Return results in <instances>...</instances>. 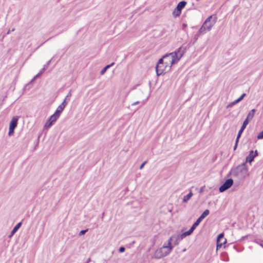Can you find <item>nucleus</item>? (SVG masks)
<instances>
[{"mask_svg":"<svg viewBox=\"0 0 263 263\" xmlns=\"http://www.w3.org/2000/svg\"><path fill=\"white\" fill-rule=\"evenodd\" d=\"M146 163V161H144V162L141 164V165L140 166L139 169H140V170H142V169L143 168L144 166L145 165V164Z\"/></svg>","mask_w":263,"mask_h":263,"instance_id":"f704fd0d","label":"nucleus"},{"mask_svg":"<svg viewBox=\"0 0 263 263\" xmlns=\"http://www.w3.org/2000/svg\"><path fill=\"white\" fill-rule=\"evenodd\" d=\"M14 30H15V29H14V28H13V29L11 30V31H14ZM10 32H11V30H10V29H9V30L7 31V33H6V34H7V35L9 34L10 33Z\"/></svg>","mask_w":263,"mask_h":263,"instance_id":"4c0bfd02","label":"nucleus"},{"mask_svg":"<svg viewBox=\"0 0 263 263\" xmlns=\"http://www.w3.org/2000/svg\"><path fill=\"white\" fill-rule=\"evenodd\" d=\"M185 50V48L181 47L176 51L166 54L162 57L161 59H163L165 67H168V70H170L172 66L180 60Z\"/></svg>","mask_w":263,"mask_h":263,"instance_id":"f257e3e1","label":"nucleus"},{"mask_svg":"<svg viewBox=\"0 0 263 263\" xmlns=\"http://www.w3.org/2000/svg\"><path fill=\"white\" fill-rule=\"evenodd\" d=\"M51 62V60H49L43 67V68L42 69V71H45L48 67L49 65L50 64Z\"/></svg>","mask_w":263,"mask_h":263,"instance_id":"a878e982","label":"nucleus"},{"mask_svg":"<svg viewBox=\"0 0 263 263\" xmlns=\"http://www.w3.org/2000/svg\"><path fill=\"white\" fill-rule=\"evenodd\" d=\"M258 139H263V130L257 136Z\"/></svg>","mask_w":263,"mask_h":263,"instance_id":"cd10ccee","label":"nucleus"},{"mask_svg":"<svg viewBox=\"0 0 263 263\" xmlns=\"http://www.w3.org/2000/svg\"><path fill=\"white\" fill-rule=\"evenodd\" d=\"M233 184V180L232 179H227L219 188V191L222 193L229 189Z\"/></svg>","mask_w":263,"mask_h":263,"instance_id":"39448f33","label":"nucleus"},{"mask_svg":"<svg viewBox=\"0 0 263 263\" xmlns=\"http://www.w3.org/2000/svg\"><path fill=\"white\" fill-rule=\"evenodd\" d=\"M256 243L263 248V240L259 239L256 241Z\"/></svg>","mask_w":263,"mask_h":263,"instance_id":"473e14b6","label":"nucleus"},{"mask_svg":"<svg viewBox=\"0 0 263 263\" xmlns=\"http://www.w3.org/2000/svg\"><path fill=\"white\" fill-rule=\"evenodd\" d=\"M203 191V189H201L200 190V193H201Z\"/></svg>","mask_w":263,"mask_h":263,"instance_id":"a19ab883","label":"nucleus"},{"mask_svg":"<svg viewBox=\"0 0 263 263\" xmlns=\"http://www.w3.org/2000/svg\"><path fill=\"white\" fill-rule=\"evenodd\" d=\"M210 213L209 210H205L199 216V218L202 220L206 216H207Z\"/></svg>","mask_w":263,"mask_h":263,"instance_id":"6ab92c4d","label":"nucleus"},{"mask_svg":"<svg viewBox=\"0 0 263 263\" xmlns=\"http://www.w3.org/2000/svg\"><path fill=\"white\" fill-rule=\"evenodd\" d=\"M212 18V16H210L206 18L203 24V26H204V27L207 29L208 31H210L215 24V22H212L211 21Z\"/></svg>","mask_w":263,"mask_h":263,"instance_id":"6e6552de","label":"nucleus"},{"mask_svg":"<svg viewBox=\"0 0 263 263\" xmlns=\"http://www.w3.org/2000/svg\"><path fill=\"white\" fill-rule=\"evenodd\" d=\"M173 240H174V235H173V236H172L171 237H170V238L168 239L167 243L166 244V246L172 247V249H173V248H174V246H172L171 242L172 241H173Z\"/></svg>","mask_w":263,"mask_h":263,"instance_id":"4be33fe9","label":"nucleus"},{"mask_svg":"<svg viewBox=\"0 0 263 263\" xmlns=\"http://www.w3.org/2000/svg\"><path fill=\"white\" fill-rule=\"evenodd\" d=\"M192 196L193 193L192 192H190L187 195L183 197L182 202L184 203L187 202Z\"/></svg>","mask_w":263,"mask_h":263,"instance_id":"dca6fc26","label":"nucleus"},{"mask_svg":"<svg viewBox=\"0 0 263 263\" xmlns=\"http://www.w3.org/2000/svg\"><path fill=\"white\" fill-rule=\"evenodd\" d=\"M257 155V151L256 150L254 152L251 151L249 155L246 158V161L251 163L253 161L254 158L256 157Z\"/></svg>","mask_w":263,"mask_h":263,"instance_id":"1a4fd4ad","label":"nucleus"},{"mask_svg":"<svg viewBox=\"0 0 263 263\" xmlns=\"http://www.w3.org/2000/svg\"><path fill=\"white\" fill-rule=\"evenodd\" d=\"M168 67H165V64L163 61V59H160L156 66V71L157 76H160L166 71H168Z\"/></svg>","mask_w":263,"mask_h":263,"instance_id":"20e7f679","label":"nucleus"},{"mask_svg":"<svg viewBox=\"0 0 263 263\" xmlns=\"http://www.w3.org/2000/svg\"><path fill=\"white\" fill-rule=\"evenodd\" d=\"M206 31H208L207 29L202 24V26L201 27V28H200L198 32V35L204 34L206 32Z\"/></svg>","mask_w":263,"mask_h":263,"instance_id":"aec40b11","label":"nucleus"},{"mask_svg":"<svg viewBox=\"0 0 263 263\" xmlns=\"http://www.w3.org/2000/svg\"><path fill=\"white\" fill-rule=\"evenodd\" d=\"M238 141H239V140H237V138H236L235 145L233 148L234 151H235L236 149V148L237 147Z\"/></svg>","mask_w":263,"mask_h":263,"instance_id":"72a5a7b5","label":"nucleus"},{"mask_svg":"<svg viewBox=\"0 0 263 263\" xmlns=\"http://www.w3.org/2000/svg\"><path fill=\"white\" fill-rule=\"evenodd\" d=\"M64 107H63L61 105H59L57 110H55V113L57 115H58L59 116H60L61 112L63 111V110H64Z\"/></svg>","mask_w":263,"mask_h":263,"instance_id":"412c9836","label":"nucleus"},{"mask_svg":"<svg viewBox=\"0 0 263 263\" xmlns=\"http://www.w3.org/2000/svg\"><path fill=\"white\" fill-rule=\"evenodd\" d=\"M226 242L227 240L224 238L223 234L222 233L219 234L217 238V249L220 248Z\"/></svg>","mask_w":263,"mask_h":263,"instance_id":"0eeeda50","label":"nucleus"},{"mask_svg":"<svg viewBox=\"0 0 263 263\" xmlns=\"http://www.w3.org/2000/svg\"><path fill=\"white\" fill-rule=\"evenodd\" d=\"M60 116L56 114L55 112L52 115L50 116V117L49 118V120L51 122H52L53 123H54L58 119V118Z\"/></svg>","mask_w":263,"mask_h":263,"instance_id":"f3484780","label":"nucleus"},{"mask_svg":"<svg viewBox=\"0 0 263 263\" xmlns=\"http://www.w3.org/2000/svg\"><path fill=\"white\" fill-rule=\"evenodd\" d=\"M35 79H34V78L31 80V82H33L34 80H35Z\"/></svg>","mask_w":263,"mask_h":263,"instance_id":"37998d69","label":"nucleus"},{"mask_svg":"<svg viewBox=\"0 0 263 263\" xmlns=\"http://www.w3.org/2000/svg\"><path fill=\"white\" fill-rule=\"evenodd\" d=\"M194 231V229H193L192 227L190 228V229L187 231H186L184 233H183L182 234H181V238H184L185 237H186V236H189V235H190Z\"/></svg>","mask_w":263,"mask_h":263,"instance_id":"2eb2a0df","label":"nucleus"},{"mask_svg":"<svg viewBox=\"0 0 263 263\" xmlns=\"http://www.w3.org/2000/svg\"><path fill=\"white\" fill-rule=\"evenodd\" d=\"M186 26H187V25H186V24H183V27H186Z\"/></svg>","mask_w":263,"mask_h":263,"instance_id":"79ce46f5","label":"nucleus"},{"mask_svg":"<svg viewBox=\"0 0 263 263\" xmlns=\"http://www.w3.org/2000/svg\"><path fill=\"white\" fill-rule=\"evenodd\" d=\"M67 103L66 102V98H65L64 100L63 101V102L60 104V105L62 106L63 107H64L65 108V107L66 106V105H67Z\"/></svg>","mask_w":263,"mask_h":263,"instance_id":"2f4dec72","label":"nucleus"},{"mask_svg":"<svg viewBox=\"0 0 263 263\" xmlns=\"http://www.w3.org/2000/svg\"><path fill=\"white\" fill-rule=\"evenodd\" d=\"M230 173L233 177L240 180H243L249 175L248 170L245 163L232 169Z\"/></svg>","mask_w":263,"mask_h":263,"instance_id":"f03ea898","label":"nucleus"},{"mask_svg":"<svg viewBox=\"0 0 263 263\" xmlns=\"http://www.w3.org/2000/svg\"><path fill=\"white\" fill-rule=\"evenodd\" d=\"M186 4V2L185 1H181L178 4L176 9H178V12L179 13H181V10L185 7Z\"/></svg>","mask_w":263,"mask_h":263,"instance_id":"f8f14e48","label":"nucleus"},{"mask_svg":"<svg viewBox=\"0 0 263 263\" xmlns=\"http://www.w3.org/2000/svg\"><path fill=\"white\" fill-rule=\"evenodd\" d=\"M21 225L22 222L18 223L11 231L10 235L9 236V237H11L16 232L18 229L21 227Z\"/></svg>","mask_w":263,"mask_h":263,"instance_id":"ddd939ff","label":"nucleus"},{"mask_svg":"<svg viewBox=\"0 0 263 263\" xmlns=\"http://www.w3.org/2000/svg\"><path fill=\"white\" fill-rule=\"evenodd\" d=\"M201 221L202 220L198 218L191 227L195 230L196 228V227L199 224Z\"/></svg>","mask_w":263,"mask_h":263,"instance_id":"5701e85b","label":"nucleus"},{"mask_svg":"<svg viewBox=\"0 0 263 263\" xmlns=\"http://www.w3.org/2000/svg\"><path fill=\"white\" fill-rule=\"evenodd\" d=\"M71 96V92L69 91L68 92V93L67 94V95L66 96V100L68 98L70 97V96Z\"/></svg>","mask_w":263,"mask_h":263,"instance_id":"58836bf2","label":"nucleus"},{"mask_svg":"<svg viewBox=\"0 0 263 263\" xmlns=\"http://www.w3.org/2000/svg\"><path fill=\"white\" fill-rule=\"evenodd\" d=\"M172 250V247L166 246V243H164L161 248L156 250L154 255V257L157 259H159L165 257L168 255Z\"/></svg>","mask_w":263,"mask_h":263,"instance_id":"7ed1b4c3","label":"nucleus"},{"mask_svg":"<svg viewBox=\"0 0 263 263\" xmlns=\"http://www.w3.org/2000/svg\"><path fill=\"white\" fill-rule=\"evenodd\" d=\"M238 103L237 101L236 100L231 102L230 103H229L226 107L227 108H230L231 107H232L233 105H234L235 104Z\"/></svg>","mask_w":263,"mask_h":263,"instance_id":"393cba45","label":"nucleus"},{"mask_svg":"<svg viewBox=\"0 0 263 263\" xmlns=\"http://www.w3.org/2000/svg\"><path fill=\"white\" fill-rule=\"evenodd\" d=\"M44 72V71H42V69H41V71L34 77V79H36L37 77L42 74Z\"/></svg>","mask_w":263,"mask_h":263,"instance_id":"7c9ffc66","label":"nucleus"},{"mask_svg":"<svg viewBox=\"0 0 263 263\" xmlns=\"http://www.w3.org/2000/svg\"><path fill=\"white\" fill-rule=\"evenodd\" d=\"M17 118L16 117H13L11 121H10V124H9V133L8 135L9 136H11L14 133V130L15 127L17 126Z\"/></svg>","mask_w":263,"mask_h":263,"instance_id":"423d86ee","label":"nucleus"},{"mask_svg":"<svg viewBox=\"0 0 263 263\" xmlns=\"http://www.w3.org/2000/svg\"><path fill=\"white\" fill-rule=\"evenodd\" d=\"M248 124V123H247V121H243V124H242V125L240 130L238 132L237 136L236 137V138H237V140L239 139L242 133L243 132L244 129L246 128V126H247V125Z\"/></svg>","mask_w":263,"mask_h":263,"instance_id":"9b49d317","label":"nucleus"},{"mask_svg":"<svg viewBox=\"0 0 263 263\" xmlns=\"http://www.w3.org/2000/svg\"><path fill=\"white\" fill-rule=\"evenodd\" d=\"M180 14V13H179L178 12V9H175L174 10V11H173V15L175 16H179Z\"/></svg>","mask_w":263,"mask_h":263,"instance_id":"c756f323","label":"nucleus"},{"mask_svg":"<svg viewBox=\"0 0 263 263\" xmlns=\"http://www.w3.org/2000/svg\"><path fill=\"white\" fill-rule=\"evenodd\" d=\"M114 64H115V63L114 62H112L110 64L106 65L105 67H104L101 70V71H100V74L101 75L104 74L105 73V72H106V71L107 70V69H108L111 66H113Z\"/></svg>","mask_w":263,"mask_h":263,"instance_id":"a211bd4d","label":"nucleus"},{"mask_svg":"<svg viewBox=\"0 0 263 263\" xmlns=\"http://www.w3.org/2000/svg\"><path fill=\"white\" fill-rule=\"evenodd\" d=\"M256 112V110L255 109H252L247 115V118L245 121H247V123L249 124V122L253 119L254 114Z\"/></svg>","mask_w":263,"mask_h":263,"instance_id":"9d476101","label":"nucleus"},{"mask_svg":"<svg viewBox=\"0 0 263 263\" xmlns=\"http://www.w3.org/2000/svg\"><path fill=\"white\" fill-rule=\"evenodd\" d=\"M119 251L120 252V253H122L123 252L125 251V248L123 247H121L119 249Z\"/></svg>","mask_w":263,"mask_h":263,"instance_id":"c9c22d12","label":"nucleus"},{"mask_svg":"<svg viewBox=\"0 0 263 263\" xmlns=\"http://www.w3.org/2000/svg\"><path fill=\"white\" fill-rule=\"evenodd\" d=\"M183 238L181 237V235H174V240L173 243L174 244V246H177L179 244L180 241Z\"/></svg>","mask_w":263,"mask_h":263,"instance_id":"4468645a","label":"nucleus"},{"mask_svg":"<svg viewBox=\"0 0 263 263\" xmlns=\"http://www.w3.org/2000/svg\"><path fill=\"white\" fill-rule=\"evenodd\" d=\"M200 35H198V33H197L195 36H194V42H196L198 39V37Z\"/></svg>","mask_w":263,"mask_h":263,"instance_id":"e433bc0d","label":"nucleus"},{"mask_svg":"<svg viewBox=\"0 0 263 263\" xmlns=\"http://www.w3.org/2000/svg\"><path fill=\"white\" fill-rule=\"evenodd\" d=\"M88 229L81 230L79 234V236H81L85 234L88 231Z\"/></svg>","mask_w":263,"mask_h":263,"instance_id":"c85d7f7f","label":"nucleus"},{"mask_svg":"<svg viewBox=\"0 0 263 263\" xmlns=\"http://www.w3.org/2000/svg\"><path fill=\"white\" fill-rule=\"evenodd\" d=\"M139 103V101H137V102H135L134 103H133L132 105V106H134V105H137Z\"/></svg>","mask_w":263,"mask_h":263,"instance_id":"ea45409f","label":"nucleus"},{"mask_svg":"<svg viewBox=\"0 0 263 263\" xmlns=\"http://www.w3.org/2000/svg\"><path fill=\"white\" fill-rule=\"evenodd\" d=\"M246 96V93H243L238 99H237L236 100V101H237L238 103H239V102H240L243 98L244 97Z\"/></svg>","mask_w":263,"mask_h":263,"instance_id":"bb28decb","label":"nucleus"},{"mask_svg":"<svg viewBox=\"0 0 263 263\" xmlns=\"http://www.w3.org/2000/svg\"><path fill=\"white\" fill-rule=\"evenodd\" d=\"M53 123L52 122H51L49 119L47 121V122H46L45 124V127L46 128H49L53 124Z\"/></svg>","mask_w":263,"mask_h":263,"instance_id":"b1692460","label":"nucleus"}]
</instances>
